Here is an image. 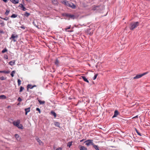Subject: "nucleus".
I'll return each mask as SVG.
<instances>
[{"mask_svg":"<svg viewBox=\"0 0 150 150\" xmlns=\"http://www.w3.org/2000/svg\"><path fill=\"white\" fill-rule=\"evenodd\" d=\"M13 124L14 126L17 127L20 124V120H18L16 121H14L13 122Z\"/></svg>","mask_w":150,"mask_h":150,"instance_id":"obj_6","label":"nucleus"},{"mask_svg":"<svg viewBox=\"0 0 150 150\" xmlns=\"http://www.w3.org/2000/svg\"><path fill=\"white\" fill-rule=\"evenodd\" d=\"M18 35H17L12 34L9 39L10 40H12L14 42H15L16 41Z\"/></svg>","mask_w":150,"mask_h":150,"instance_id":"obj_3","label":"nucleus"},{"mask_svg":"<svg viewBox=\"0 0 150 150\" xmlns=\"http://www.w3.org/2000/svg\"><path fill=\"white\" fill-rule=\"evenodd\" d=\"M24 88L23 87L21 86L20 87V90L19 91L20 92H21L24 89Z\"/></svg>","mask_w":150,"mask_h":150,"instance_id":"obj_39","label":"nucleus"},{"mask_svg":"<svg viewBox=\"0 0 150 150\" xmlns=\"http://www.w3.org/2000/svg\"><path fill=\"white\" fill-rule=\"evenodd\" d=\"M35 21H34L33 22V24H34V25L36 26V27H38V26L36 24H35Z\"/></svg>","mask_w":150,"mask_h":150,"instance_id":"obj_50","label":"nucleus"},{"mask_svg":"<svg viewBox=\"0 0 150 150\" xmlns=\"http://www.w3.org/2000/svg\"><path fill=\"white\" fill-rule=\"evenodd\" d=\"M4 57L6 59H8V56L6 55H5L4 56Z\"/></svg>","mask_w":150,"mask_h":150,"instance_id":"obj_44","label":"nucleus"},{"mask_svg":"<svg viewBox=\"0 0 150 150\" xmlns=\"http://www.w3.org/2000/svg\"><path fill=\"white\" fill-rule=\"evenodd\" d=\"M13 124L14 126L17 127L20 124V120H18L16 121H14L13 122Z\"/></svg>","mask_w":150,"mask_h":150,"instance_id":"obj_5","label":"nucleus"},{"mask_svg":"<svg viewBox=\"0 0 150 150\" xmlns=\"http://www.w3.org/2000/svg\"><path fill=\"white\" fill-rule=\"evenodd\" d=\"M2 32H3L2 31H0V33H1Z\"/></svg>","mask_w":150,"mask_h":150,"instance_id":"obj_56","label":"nucleus"},{"mask_svg":"<svg viewBox=\"0 0 150 150\" xmlns=\"http://www.w3.org/2000/svg\"><path fill=\"white\" fill-rule=\"evenodd\" d=\"M6 78H5L4 76H1L0 77V79L1 80H4L6 79Z\"/></svg>","mask_w":150,"mask_h":150,"instance_id":"obj_35","label":"nucleus"},{"mask_svg":"<svg viewBox=\"0 0 150 150\" xmlns=\"http://www.w3.org/2000/svg\"><path fill=\"white\" fill-rule=\"evenodd\" d=\"M138 116H137L134 117H133V118H136V117H137Z\"/></svg>","mask_w":150,"mask_h":150,"instance_id":"obj_54","label":"nucleus"},{"mask_svg":"<svg viewBox=\"0 0 150 150\" xmlns=\"http://www.w3.org/2000/svg\"><path fill=\"white\" fill-rule=\"evenodd\" d=\"M10 1L14 4H17L19 3V0H10Z\"/></svg>","mask_w":150,"mask_h":150,"instance_id":"obj_11","label":"nucleus"},{"mask_svg":"<svg viewBox=\"0 0 150 150\" xmlns=\"http://www.w3.org/2000/svg\"><path fill=\"white\" fill-rule=\"evenodd\" d=\"M54 124L56 126L60 127V124L59 122H55Z\"/></svg>","mask_w":150,"mask_h":150,"instance_id":"obj_13","label":"nucleus"},{"mask_svg":"<svg viewBox=\"0 0 150 150\" xmlns=\"http://www.w3.org/2000/svg\"><path fill=\"white\" fill-rule=\"evenodd\" d=\"M38 101L40 104H43L45 103V101H41V100H38Z\"/></svg>","mask_w":150,"mask_h":150,"instance_id":"obj_26","label":"nucleus"},{"mask_svg":"<svg viewBox=\"0 0 150 150\" xmlns=\"http://www.w3.org/2000/svg\"><path fill=\"white\" fill-rule=\"evenodd\" d=\"M71 25H70L67 28H65L64 29L66 31H67L66 30L67 29H70L71 28Z\"/></svg>","mask_w":150,"mask_h":150,"instance_id":"obj_41","label":"nucleus"},{"mask_svg":"<svg viewBox=\"0 0 150 150\" xmlns=\"http://www.w3.org/2000/svg\"><path fill=\"white\" fill-rule=\"evenodd\" d=\"M139 23L138 22H132L130 23L129 28L130 30H133L139 25Z\"/></svg>","mask_w":150,"mask_h":150,"instance_id":"obj_1","label":"nucleus"},{"mask_svg":"<svg viewBox=\"0 0 150 150\" xmlns=\"http://www.w3.org/2000/svg\"><path fill=\"white\" fill-rule=\"evenodd\" d=\"M15 73V71H12L11 74V76L12 77H13L14 76V74Z\"/></svg>","mask_w":150,"mask_h":150,"instance_id":"obj_31","label":"nucleus"},{"mask_svg":"<svg viewBox=\"0 0 150 150\" xmlns=\"http://www.w3.org/2000/svg\"><path fill=\"white\" fill-rule=\"evenodd\" d=\"M25 114L27 115L28 112V108L25 109Z\"/></svg>","mask_w":150,"mask_h":150,"instance_id":"obj_37","label":"nucleus"},{"mask_svg":"<svg viewBox=\"0 0 150 150\" xmlns=\"http://www.w3.org/2000/svg\"><path fill=\"white\" fill-rule=\"evenodd\" d=\"M0 24L2 26H4V22L0 20Z\"/></svg>","mask_w":150,"mask_h":150,"instance_id":"obj_30","label":"nucleus"},{"mask_svg":"<svg viewBox=\"0 0 150 150\" xmlns=\"http://www.w3.org/2000/svg\"><path fill=\"white\" fill-rule=\"evenodd\" d=\"M81 77L84 81L88 83H89V82L87 80V79L84 76H82Z\"/></svg>","mask_w":150,"mask_h":150,"instance_id":"obj_17","label":"nucleus"},{"mask_svg":"<svg viewBox=\"0 0 150 150\" xmlns=\"http://www.w3.org/2000/svg\"><path fill=\"white\" fill-rule=\"evenodd\" d=\"M21 81L20 79H18V86H19L21 84Z\"/></svg>","mask_w":150,"mask_h":150,"instance_id":"obj_33","label":"nucleus"},{"mask_svg":"<svg viewBox=\"0 0 150 150\" xmlns=\"http://www.w3.org/2000/svg\"><path fill=\"white\" fill-rule=\"evenodd\" d=\"M18 100L19 102H20L21 101L22 99L20 97H19L18 98Z\"/></svg>","mask_w":150,"mask_h":150,"instance_id":"obj_43","label":"nucleus"},{"mask_svg":"<svg viewBox=\"0 0 150 150\" xmlns=\"http://www.w3.org/2000/svg\"><path fill=\"white\" fill-rule=\"evenodd\" d=\"M9 71H0V73H4L5 74H9L10 73Z\"/></svg>","mask_w":150,"mask_h":150,"instance_id":"obj_15","label":"nucleus"},{"mask_svg":"<svg viewBox=\"0 0 150 150\" xmlns=\"http://www.w3.org/2000/svg\"><path fill=\"white\" fill-rule=\"evenodd\" d=\"M0 18L1 19H4L5 20H6V21H7L8 19V18L7 17H6L4 18H3L1 17H0Z\"/></svg>","mask_w":150,"mask_h":150,"instance_id":"obj_38","label":"nucleus"},{"mask_svg":"<svg viewBox=\"0 0 150 150\" xmlns=\"http://www.w3.org/2000/svg\"><path fill=\"white\" fill-rule=\"evenodd\" d=\"M67 16L71 18L72 19H74V18L75 16L74 15H71L70 14H67L66 15Z\"/></svg>","mask_w":150,"mask_h":150,"instance_id":"obj_10","label":"nucleus"},{"mask_svg":"<svg viewBox=\"0 0 150 150\" xmlns=\"http://www.w3.org/2000/svg\"><path fill=\"white\" fill-rule=\"evenodd\" d=\"M84 139H82L81 140H80V141L81 142H83V141H84Z\"/></svg>","mask_w":150,"mask_h":150,"instance_id":"obj_52","label":"nucleus"},{"mask_svg":"<svg viewBox=\"0 0 150 150\" xmlns=\"http://www.w3.org/2000/svg\"><path fill=\"white\" fill-rule=\"evenodd\" d=\"M30 108H29V111H28V112H30Z\"/></svg>","mask_w":150,"mask_h":150,"instance_id":"obj_57","label":"nucleus"},{"mask_svg":"<svg viewBox=\"0 0 150 150\" xmlns=\"http://www.w3.org/2000/svg\"><path fill=\"white\" fill-rule=\"evenodd\" d=\"M36 86L35 85L32 86L31 84H29V88L32 89L35 87H36Z\"/></svg>","mask_w":150,"mask_h":150,"instance_id":"obj_21","label":"nucleus"},{"mask_svg":"<svg viewBox=\"0 0 150 150\" xmlns=\"http://www.w3.org/2000/svg\"><path fill=\"white\" fill-rule=\"evenodd\" d=\"M52 2H53V3H54V4H57V1H55V0H54V1H52Z\"/></svg>","mask_w":150,"mask_h":150,"instance_id":"obj_49","label":"nucleus"},{"mask_svg":"<svg viewBox=\"0 0 150 150\" xmlns=\"http://www.w3.org/2000/svg\"><path fill=\"white\" fill-rule=\"evenodd\" d=\"M9 12H10V10L9 9H7L6 10V11L5 13V14L6 16L8 15L9 13Z\"/></svg>","mask_w":150,"mask_h":150,"instance_id":"obj_23","label":"nucleus"},{"mask_svg":"<svg viewBox=\"0 0 150 150\" xmlns=\"http://www.w3.org/2000/svg\"><path fill=\"white\" fill-rule=\"evenodd\" d=\"M55 64L57 66H59V62L58 59H56L54 62Z\"/></svg>","mask_w":150,"mask_h":150,"instance_id":"obj_14","label":"nucleus"},{"mask_svg":"<svg viewBox=\"0 0 150 150\" xmlns=\"http://www.w3.org/2000/svg\"><path fill=\"white\" fill-rule=\"evenodd\" d=\"M15 137L17 139V140H19V135L17 134H15Z\"/></svg>","mask_w":150,"mask_h":150,"instance_id":"obj_24","label":"nucleus"},{"mask_svg":"<svg viewBox=\"0 0 150 150\" xmlns=\"http://www.w3.org/2000/svg\"><path fill=\"white\" fill-rule=\"evenodd\" d=\"M7 51V50L6 48H5L2 51V53H4L6 52Z\"/></svg>","mask_w":150,"mask_h":150,"instance_id":"obj_34","label":"nucleus"},{"mask_svg":"<svg viewBox=\"0 0 150 150\" xmlns=\"http://www.w3.org/2000/svg\"><path fill=\"white\" fill-rule=\"evenodd\" d=\"M72 141L68 142L67 144V146L70 147L72 145Z\"/></svg>","mask_w":150,"mask_h":150,"instance_id":"obj_18","label":"nucleus"},{"mask_svg":"<svg viewBox=\"0 0 150 150\" xmlns=\"http://www.w3.org/2000/svg\"><path fill=\"white\" fill-rule=\"evenodd\" d=\"M147 74V73H144L142 74H138L137 75L135 76L133 78V79H138L139 78H140L142 77L144 75H145L146 74Z\"/></svg>","mask_w":150,"mask_h":150,"instance_id":"obj_4","label":"nucleus"},{"mask_svg":"<svg viewBox=\"0 0 150 150\" xmlns=\"http://www.w3.org/2000/svg\"><path fill=\"white\" fill-rule=\"evenodd\" d=\"M3 1L5 2H7V0H3Z\"/></svg>","mask_w":150,"mask_h":150,"instance_id":"obj_51","label":"nucleus"},{"mask_svg":"<svg viewBox=\"0 0 150 150\" xmlns=\"http://www.w3.org/2000/svg\"><path fill=\"white\" fill-rule=\"evenodd\" d=\"M36 139L37 140V142L39 143L40 145H43V143L42 142V141L38 137H36Z\"/></svg>","mask_w":150,"mask_h":150,"instance_id":"obj_8","label":"nucleus"},{"mask_svg":"<svg viewBox=\"0 0 150 150\" xmlns=\"http://www.w3.org/2000/svg\"><path fill=\"white\" fill-rule=\"evenodd\" d=\"M0 98L2 99H5L6 98V96L4 95H1L0 96Z\"/></svg>","mask_w":150,"mask_h":150,"instance_id":"obj_25","label":"nucleus"},{"mask_svg":"<svg viewBox=\"0 0 150 150\" xmlns=\"http://www.w3.org/2000/svg\"><path fill=\"white\" fill-rule=\"evenodd\" d=\"M19 6L22 8L23 6V5L22 4H20Z\"/></svg>","mask_w":150,"mask_h":150,"instance_id":"obj_48","label":"nucleus"},{"mask_svg":"<svg viewBox=\"0 0 150 150\" xmlns=\"http://www.w3.org/2000/svg\"><path fill=\"white\" fill-rule=\"evenodd\" d=\"M18 128L22 129H23V126L21 124H19L17 127Z\"/></svg>","mask_w":150,"mask_h":150,"instance_id":"obj_29","label":"nucleus"},{"mask_svg":"<svg viewBox=\"0 0 150 150\" xmlns=\"http://www.w3.org/2000/svg\"><path fill=\"white\" fill-rule=\"evenodd\" d=\"M23 15H24V17H28V13L27 12H26L25 14Z\"/></svg>","mask_w":150,"mask_h":150,"instance_id":"obj_27","label":"nucleus"},{"mask_svg":"<svg viewBox=\"0 0 150 150\" xmlns=\"http://www.w3.org/2000/svg\"><path fill=\"white\" fill-rule=\"evenodd\" d=\"M97 76H98V74H95V75L94 77L93 78V80L96 79Z\"/></svg>","mask_w":150,"mask_h":150,"instance_id":"obj_36","label":"nucleus"},{"mask_svg":"<svg viewBox=\"0 0 150 150\" xmlns=\"http://www.w3.org/2000/svg\"><path fill=\"white\" fill-rule=\"evenodd\" d=\"M22 8V10L23 11H25L27 10L24 6Z\"/></svg>","mask_w":150,"mask_h":150,"instance_id":"obj_42","label":"nucleus"},{"mask_svg":"<svg viewBox=\"0 0 150 150\" xmlns=\"http://www.w3.org/2000/svg\"><path fill=\"white\" fill-rule=\"evenodd\" d=\"M136 132L137 134L140 136H141V134L139 132L137 131L136 130Z\"/></svg>","mask_w":150,"mask_h":150,"instance_id":"obj_46","label":"nucleus"},{"mask_svg":"<svg viewBox=\"0 0 150 150\" xmlns=\"http://www.w3.org/2000/svg\"><path fill=\"white\" fill-rule=\"evenodd\" d=\"M85 143V144L87 146H88L91 145H93V140H88L84 142Z\"/></svg>","mask_w":150,"mask_h":150,"instance_id":"obj_2","label":"nucleus"},{"mask_svg":"<svg viewBox=\"0 0 150 150\" xmlns=\"http://www.w3.org/2000/svg\"><path fill=\"white\" fill-rule=\"evenodd\" d=\"M63 3L65 5L67 6V5H68L69 2L67 1L64 0L63 1Z\"/></svg>","mask_w":150,"mask_h":150,"instance_id":"obj_22","label":"nucleus"},{"mask_svg":"<svg viewBox=\"0 0 150 150\" xmlns=\"http://www.w3.org/2000/svg\"><path fill=\"white\" fill-rule=\"evenodd\" d=\"M36 110L37 111H38L39 112V113H40L41 112L39 108H37L36 109Z\"/></svg>","mask_w":150,"mask_h":150,"instance_id":"obj_40","label":"nucleus"},{"mask_svg":"<svg viewBox=\"0 0 150 150\" xmlns=\"http://www.w3.org/2000/svg\"><path fill=\"white\" fill-rule=\"evenodd\" d=\"M56 150H62V148L61 147L57 148Z\"/></svg>","mask_w":150,"mask_h":150,"instance_id":"obj_45","label":"nucleus"},{"mask_svg":"<svg viewBox=\"0 0 150 150\" xmlns=\"http://www.w3.org/2000/svg\"><path fill=\"white\" fill-rule=\"evenodd\" d=\"M21 28H22L24 29V27H21Z\"/></svg>","mask_w":150,"mask_h":150,"instance_id":"obj_58","label":"nucleus"},{"mask_svg":"<svg viewBox=\"0 0 150 150\" xmlns=\"http://www.w3.org/2000/svg\"><path fill=\"white\" fill-rule=\"evenodd\" d=\"M51 114L52 115H53L54 116V117H56L57 116L56 113L54 111H52L51 112Z\"/></svg>","mask_w":150,"mask_h":150,"instance_id":"obj_20","label":"nucleus"},{"mask_svg":"<svg viewBox=\"0 0 150 150\" xmlns=\"http://www.w3.org/2000/svg\"><path fill=\"white\" fill-rule=\"evenodd\" d=\"M92 146L96 150H99L98 146L95 145L94 143L93 144Z\"/></svg>","mask_w":150,"mask_h":150,"instance_id":"obj_16","label":"nucleus"},{"mask_svg":"<svg viewBox=\"0 0 150 150\" xmlns=\"http://www.w3.org/2000/svg\"><path fill=\"white\" fill-rule=\"evenodd\" d=\"M68 31V32H71L72 31H71V30H70V31Z\"/></svg>","mask_w":150,"mask_h":150,"instance_id":"obj_55","label":"nucleus"},{"mask_svg":"<svg viewBox=\"0 0 150 150\" xmlns=\"http://www.w3.org/2000/svg\"><path fill=\"white\" fill-rule=\"evenodd\" d=\"M91 30V29H89V30H87V33L89 35H92L93 33V32L92 31L90 33H89V31H90Z\"/></svg>","mask_w":150,"mask_h":150,"instance_id":"obj_32","label":"nucleus"},{"mask_svg":"<svg viewBox=\"0 0 150 150\" xmlns=\"http://www.w3.org/2000/svg\"><path fill=\"white\" fill-rule=\"evenodd\" d=\"M67 6H68L73 9H74L76 8L75 5H74V4L71 2H69L68 5Z\"/></svg>","mask_w":150,"mask_h":150,"instance_id":"obj_7","label":"nucleus"},{"mask_svg":"<svg viewBox=\"0 0 150 150\" xmlns=\"http://www.w3.org/2000/svg\"><path fill=\"white\" fill-rule=\"evenodd\" d=\"M17 16V15L13 14L11 15V18H15Z\"/></svg>","mask_w":150,"mask_h":150,"instance_id":"obj_28","label":"nucleus"},{"mask_svg":"<svg viewBox=\"0 0 150 150\" xmlns=\"http://www.w3.org/2000/svg\"><path fill=\"white\" fill-rule=\"evenodd\" d=\"M19 6L22 8L23 6V5L22 4H20Z\"/></svg>","mask_w":150,"mask_h":150,"instance_id":"obj_47","label":"nucleus"},{"mask_svg":"<svg viewBox=\"0 0 150 150\" xmlns=\"http://www.w3.org/2000/svg\"><path fill=\"white\" fill-rule=\"evenodd\" d=\"M119 114V112L117 110H115L114 112V113L113 116H112V118H113L115 117H117V116Z\"/></svg>","mask_w":150,"mask_h":150,"instance_id":"obj_9","label":"nucleus"},{"mask_svg":"<svg viewBox=\"0 0 150 150\" xmlns=\"http://www.w3.org/2000/svg\"><path fill=\"white\" fill-rule=\"evenodd\" d=\"M80 150H87V148L84 146H81L80 148Z\"/></svg>","mask_w":150,"mask_h":150,"instance_id":"obj_19","label":"nucleus"},{"mask_svg":"<svg viewBox=\"0 0 150 150\" xmlns=\"http://www.w3.org/2000/svg\"><path fill=\"white\" fill-rule=\"evenodd\" d=\"M15 60L11 61H10L9 62V64L10 65H11L12 66V65H13L15 64Z\"/></svg>","mask_w":150,"mask_h":150,"instance_id":"obj_12","label":"nucleus"},{"mask_svg":"<svg viewBox=\"0 0 150 150\" xmlns=\"http://www.w3.org/2000/svg\"><path fill=\"white\" fill-rule=\"evenodd\" d=\"M27 90H28V85L27 86Z\"/></svg>","mask_w":150,"mask_h":150,"instance_id":"obj_53","label":"nucleus"}]
</instances>
